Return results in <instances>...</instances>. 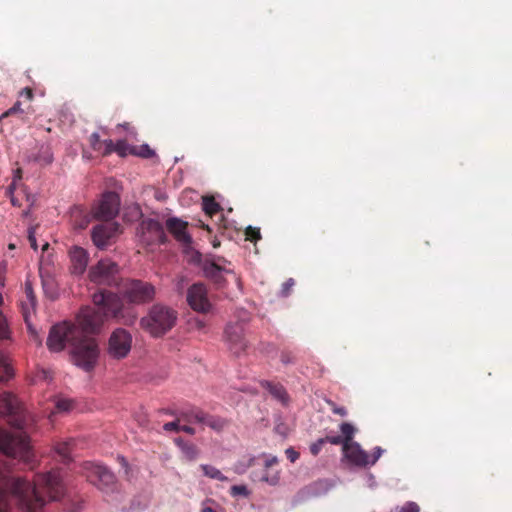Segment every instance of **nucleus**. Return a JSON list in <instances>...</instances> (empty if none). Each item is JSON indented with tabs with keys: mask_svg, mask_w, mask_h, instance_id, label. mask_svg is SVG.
<instances>
[{
	"mask_svg": "<svg viewBox=\"0 0 512 512\" xmlns=\"http://www.w3.org/2000/svg\"><path fill=\"white\" fill-rule=\"evenodd\" d=\"M66 492L62 470L37 476L35 483L12 475L10 463L0 459V512L15 506L21 512H43L48 501L60 500Z\"/></svg>",
	"mask_w": 512,
	"mask_h": 512,
	"instance_id": "f257e3e1",
	"label": "nucleus"
},
{
	"mask_svg": "<svg viewBox=\"0 0 512 512\" xmlns=\"http://www.w3.org/2000/svg\"><path fill=\"white\" fill-rule=\"evenodd\" d=\"M0 414L17 431L12 433L0 426V452L6 458L19 459L30 463L33 452L28 436L29 428L33 422L22 403L11 392L0 394Z\"/></svg>",
	"mask_w": 512,
	"mask_h": 512,
	"instance_id": "f03ea898",
	"label": "nucleus"
},
{
	"mask_svg": "<svg viewBox=\"0 0 512 512\" xmlns=\"http://www.w3.org/2000/svg\"><path fill=\"white\" fill-rule=\"evenodd\" d=\"M92 300L97 308L85 307L78 315L76 327L80 331V336L99 333L104 321L109 318L126 326L136 322V313L124 307L122 299L116 293L99 291L93 294Z\"/></svg>",
	"mask_w": 512,
	"mask_h": 512,
	"instance_id": "7ed1b4c3",
	"label": "nucleus"
},
{
	"mask_svg": "<svg viewBox=\"0 0 512 512\" xmlns=\"http://www.w3.org/2000/svg\"><path fill=\"white\" fill-rule=\"evenodd\" d=\"M120 197L115 192H105L100 200L91 208L86 210L82 206H75L71 215L74 218V224H90L92 221L110 222L119 213Z\"/></svg>",
	"mask_w": 512,
	"mask_h": 512,
	"instance_id": "20e7f679",
	"label": "nucleus"
},
{
	"mask_svg": "<svg viewBox=\"0 0 512 512\" xmlns=\"http://www.w3.org/2000/svg\"><path fill=\"white\" fill-rule=\"evenodd\" d=\"M178 313L164 304H154L147 315L140 320V326L152 337L159 338L167 334L175 325Z\"/></svg>",
	"mask_w": 512,
	"mask_h": 512,
	"instance_id": "39448f33",
	"label": "nucleus"
},
{
	"mask_svg": "<svg viewBox=\"0 0 512 512\" xmlns=\"http://www.w3.org/2000/svg\"><path fill=\"white\" fill-rule=\"evenodd\" d=\"M98 342L90 336H77L71 344L72 363L86 372L94 369L99 358Z\"/></svg>",
	"mask_w": 512,
	"mask_h": 512,
	"instance_id": "423d86ee",
	"label": "nucleus"
},
{
	"mask_svg": "<svg viewBox=\"0 0 512 512\" xmlns=\"http://www.w3.org/2000/svg\"><path fill=\"white\" fill-rule=\"evenodd\" d=\"M88 277L97 285L110 287H118L122 280L119 265L109 258L101 259L91 266Z\"/></svg>",
	"mask_w": 512,
	"mask_h": 512,
	"instance_id": "0eeeda50",
	"label": "nucleus"
},
{
	"mask_svg": "<svg viewBox=\"0 0 512 512\" xmlns=\"http://www.w3.org/2000/svg\"><path fill=\"white\" fill-rule=\"evenodd\" d=\"M80 467V472L98 489L105 492L115 490L117 482L116 476L107 466L86 461L83 462Z\"/></svg>",
	"mask_w": 512,
	"mask_h": 512,
	"instance_id": "6e6552de",
	"label": "nucleus"
},
{
	"mask_svg": "<svg viewBox=\"0 0 512 512\" xmlns=\"http://www.w3.org/2000/svg\"><path fill=\"white\" fill-rule=\"evenodd\" d=\"M80 331L76 325L69 322H62L51 327L47 338V347L51 352H60L65 345H70L79 336Z\"/></svg>",
	"mask_w": 512,
	"mask_h": 512,
	"instance_id": "1a4fd4ad",
	"label": "nucleus"
},
{
	"mask_svg": "<svg viewBox=\"0 0 512 512\" xmlns=\"http://www.w3.org/2000/svg\"><path fill=\"white\" fill-rule=\"evenodd\" d=\"M384 450L380 446H376L373 449L372 455L362 449L358 442H354L351 445L344 447V457L347 461L356 467H368L373 466L383 454Z\"/></svg>",
	"mask_w": 512,
	"mask_h": 512,
	"instance_id": "9d476101",
	"label": "nucleus"
},
{
	"mask_svg": "<svg viewBox=\"0 0 512 512\" xmlns=\"http://www.w3.org/2000/svg\"><path fill=\"white\" fill-rule=\"evenodd\" d=\"M154 285L138 279L130 280L125 287V297L133 304H146L154 300Z\"/></svg>",
	"mask_w": 512,
	"mask_h": 512,
	"instance_id": "9b49d317",
	"label": "nucleus"
},
{
	"mask_svg": "<svg viewBox=\"0 0 512 512\" xmlns=\"http://www.w3.org/2000/svg\"><path fill=\"white\" fill-rule=\"evenodd\" d=\"M169 233L183 245V253L187 262L191 265L202 266L204 258L202 254L192 246V237L186 231L187 226H167Z\"/></svg>",
	"mask_w": 512,
	"mask_h": 512,
	"instance_id": "f8f14e48",
	"label": "nucleus"
},
{
	"mask_svg": "<svg viewBox=\"0 0 512 512\" xmlns=\"http://www.w3.org/2000/svg\"><path fill=\"white\" fill-rule=\"evenodd\" d=\"M132 347V335L124 328L115 329L108 340V354L114 359L125 358Z\"/></svg>",
	"mask_w": 512,
	"mask_h": 512,
	"instance_id": "ddd939ff",
	"label": "nucleus"
},
{
	"mask_svg": "<svg viewBox=\"0 0 512 512\" xmlns=\"http://www.w3.org/2000/svg\"><path fill=\"white\" fill-rule=\"evenodd\" d=\"M244 335L245 331L243 323H230L225 328L224 340L229 350L236 356L243 353L248 346V342Z\"/></svg>",
	"mask_w": 512,
	"mask_h": 512,
	"instance_id": "4468645a",
	"label": "nucleus"
},
{
	"mask_svg": "<svg viewBox=\"0 0 512 512\" xmlns=\"http://www.w3.org/2000/svg\"><path fill=\"white\" fill-rule=\"evenodd\" d=\"M122 233V226H93L91 238L98 249L104 250L115 244Z\"/></svg>",
	"mask_w": 512,
	"mask_h": 512,
	"instance_id": "2eb2a0df",
	"label": "nucleus"
},
{
	"mask_svg": "<svg viewBox=\"0 0 512 512\" xmlns=\"http://www.w3.org/2000/svg\"><path fill=\"white\" fill-rule=\"evenodd\" d=\"M187 302L193 310L202 313L208 312L211 307L206 287L201 283H195L188 289Z\"/></svg>",
	"mask_w": 512,
	"mask_h": 512,
	"instance_id": "dca6fc26",
	"label": "nucleus"
},
{
	"mask_svg": "<svg viewBox=\"0 0 512 512\" xmlns=\"http://www.w3.org/2000/svg\"><path fill=\"white\" fill-rule=\"evenodd\" d=\"M164 227L169 230L167 226H138L136 234L147 246L164 244L167 241Z\"/></svg>",
	"mask_w": 512,
	"mask_h": 512,
	"instance_id": "f3484780",
	"label": "nucleus"
},
{
	"mask_svg": "<svg viewBox=\"0 0 512 512\" xmlns=\"http://www.w3.org/2000/svg\"><path fill=\"white\" fill-rule=\"evenodd\" d=\"M201 269L204 276L213 281L218 286L224 285V274L233 273L231 268H228L227 266L218 262H214V260H204Z\"/></svg>",
	"mask_w": 512,
	"mask_h": 512,
	"instance_id": "a211bd4d",
	"label": "nucleus"
},
{
	"mask_svg": "<svg viewBox=\"0 0 512 512\" xmlns=\"http://www.w3.org/2000/svg\"><path fill=\"white\" fill-rule=\"evenodd\" d=\"M70 255V271L74 275H82L87 268L89 255L85 249L74 246L69 252Z\"/></svg>",
	"mask_w": 512,
	"mask_h": 512,
	"instance_id": "6ab92c4d",
	"label": "nucleus"
},
{
	"mask_svg": "<svg viewBox=\"0 0 512 512\" xmlns=\"http://www.w3.org/2000/svg\"><path fill=\"white\" fill-rule=\"evenodd\" d=\"M196 418L197 423L206 425L217 432L222 431L228 425V421L226 419L206 412H204V414L196 415Z\"/></svg>",
	"mask_w": 512,
	"mask_h": 512,
	"instance_id": "aec40b11",
	"label": "nucleus"
},
{
	"mask_svg": "<svg viewBox=\"0 0 512 512\" xmlns=\"http://www.w3.org/2000/svg\"><path fill=\"white\" fill-rule=\"evenodd\" d=\"M261 386L268 390L272 397L283 405H287L289 403V395L283 385L279 383L274 384L270 381L264 380L261 382Z\"/></svg>",
	"mask_w": 512,
	"mask_h": 512,
	"instance_id": "412c9836",
	"label": "nucleus"
},
{
	"mask_svg": "<svg viewBox=\"0 0 512 512\" xmlns=\"http://www.w3.org/2000/svg\"><path fill=\"white\" fill-rule=\"evenodd\" d=\"M132 148L133 145H129L126 140H118L114 143L111 139H108L104 156L115 152L120 157H125L131 155Z\"/></svg>",
	"mask_w": 512,
	"mask_h": 512,
	"instance_id": "4be33fe9",
	"label": "nucleus"
},
{
	"mask_svg": "<svg viewBox=\"0 0 512 512\" xmlns=\"http://www.w3.org/2000/svg\"><path fill=\"white\" fill-rule=\"evenodd\" d=\"M24 291H25V295L27 298V303L22 302V310H23V316H24L25 320L27 321V311H29L30 308L34 309L36 306V303H37L36 296L34 294L31 281H29V280L25 281Z\"/></svg>",
	"mask_w": 512,
	"mask_h": 512,
	"instance_id": "5701e85b",
	"label": "nucleus"
},
{
	"mask_svg": "<svg viewBox=\"0 0 512 512\" xmlns=\"http://www.w3.org/2000/svg\"><path fill=\"white\" fill-rule=\"evenodd\" d=\"M202 209L210 218L223 210L220 204L215 200L214 196L202 197Z\"/></svg>",
	"mask_w": 512,
	"mask_h": 512,
	"instance_id": "b1692460",
	"label": "nucleus"
},
{
	"mask_svg": "<svg viewBox=\"0 0 512 512\" xmlns=\"http://www.w3.org/2000/svg\"><path fill=\"white\" fill-rule=\"evenodd\" d=\"M74 444V440L70 439L68 441L59 442L55 445V452L61 457L63 463L68 464L72 458L70 456L72 445Z\"/></svg>",
	"mask_w": 512,
	"mask_h": 512,
	"instance_id": "393cba45",
	"label": "nucleus"
},
{
	"mask_svg": "<svg viewBox=\"0 0 512 512\" xmlns=\"http://www.w3.org/2000/svg\"><path fill=\"white\" fill-rule=\"evenodd\" d=\"M176 445L181 449L183 454L188 460H195L198 456V449L194 444L184 441L183 438L179 437L175 439Z\"/></svg>",
	"mask_w": 512,
	"mask_h": 512,
	"instance_id": "a878e982",
	"label": "nucleus"
},
{
	"mask_svg": "<svg viewBox=\"0 0 512 512\" xmlns=\"http://www.w3.org/2000/svg\"><path fill=\"white\" fill-rule=\"evenodd\" d=\"M340 432H341V438L344 441V447L353 444L355 441H353V437L355 433L357 432L356 427L349 423V422H343L339 426Z\"/></svg>",
	"mask_w": 512,
	"mask_h": 512,
	"instance_id": "bb28decb",
	"label": "nucleus"
},
{
	"mask_svg": "<svg viewBox=\"0 0 512 512\" xmlns=\"http://www.w3.org/2000/svg\"><path fill=\"white\" fill-rule=\"evenodd\" d=\"M14 370L9 363V359L0 351V382H5L13 378Z\"/></svg>",
	"mask_w": 512,
	"mask_h": 512,
	"instance_id": "cd10ccee",
	"label": "nucleus"
},
{
	"mask_svg": "<svg viewBox=\"0 0 512 512\" xmlns=\"http://www.w3.org/2000/svg\"><path fill=\"white\" fill-rule=\"evenodd\" d=\"M200 468L203 471V474L211 479L218 480L221 482L229 481V478L225 476L219 469L209 464H202Z\"/></svg>",
	"mask_w": 512,
	"mask_h": 512,
	"instance_id": "c85d7f7f",
	"label": "nucleus"
},
{
	"mask_svg": "<svg viewBox=\"0 0 512 512\" xmlns=\"http://www.w3.org/2000/svg\"><path fill=\"white\" fill-rule=\"evenodd\" d=\"M108 139L101 140L98 133H92L89 137V143L92 149L104 156Z\"/></svg>",
	"mask_w": 512,
	"mask_h": 512,
	"instance_id": "c756f323",
	"label": "nucleus"
},
{
	"mask_svg": "<svg viewBox=\"0 0 512 512\" xmlns=\"http://www.w3.org/2000/svg\"><path fill=\"white\" fill-rule=\"evenodd\" d=\"M131 155L149 159L155 155V152L147 144H142V145H138V146L133 145Z\"/></svg>",
	"mask_w": 512,
	"mask_h": 512,
	"instance_id": "7c9ffc66",
	"label": "nucleus"
},
{
	"mask_svg": "<svg viewBox=\"0 0 512 512\" xmlns=\"http://www.w3.org/2000/svg\"><path fill=\"white\" fill-rule=\"evenodd\" d=\"M255 456H250L246 462H238L234 465V471L237 474H243L247 471L248 468L252 467L255 462Z\"/></svg>",
	"mask_w": 512,
	"mask_h": 512,
	"instance_id": "2f4dec72",
	"label": "nucleus"
},
{
	"mask_svg": "<svg viewBox=\"0 0 512 512\" xmlns=\"http://www.w3.org/2000/svg\"><path fill=\"white\" fill-rule=\"evenodd\" d=\"M198 414H204V411H202L199 408H192L190 410L182 411L180 413L181 417L184 420H186L188 422H196V423H197L196 415H198Z\"/></svg>",
	"mask_w": 512,
	"mask_h": 512,
	"instance_id": "473e14b6",
	"label": "nucleus"
},
{
	"mask_svg": "<svg viewBox=\"0 0 512 512\" xmlns=\"http://www.w3.org/2000/svg\"><path fill=\"white\" fill-rule=\"evenodd\" d=\"M244 235L246 240L256 241L260 239V231L258 226H245Z\"/></svg>",
	"mask_w": 512,
	"mask_h": 512,
	"instance_id": "72a5a7b5",
	"label": "nucleus"
},
{
	"mask_svg": "<svg viewBox=\"0 0 512 512\" xmlns=\"http://www.w3.org/2000/svg\"><path fill=\"white\" fill-rule=\"evenodd\" d=\"M230 494L233 497H237V496L248 497L250 494V491L248 490L247 486H245V485H233L230 488Z\"/></svg>",
	"mask_w": 512,
	"mask_h": 512,
	"instance_id": "f704fd0d",
	"label": "nucleus"
},
{
	"mask_svg": "<svg viewBox=\"0 0 512 512\" xmlns=\"http://www.w3.org/2000/svg\"><path fill=\"white\" fill-rule=\"evenodd\" d=\"M55 407L58 412H68L73 407V401L70 399H58Z\"/></svg>",
	"mask_w": 512,
	"mask_h": 512,
	"instance_id": "c9c22d12",
	"label": "nucleus"
},
{
	"mask_svg": "<svg viewBox=\"0 0 512 512\" xmlns=\"http://www.w3.org/2000/svg\"><path fill=\"white\" fill-rule=\"evenodd\" d=\"M325 402L328 404V406L330 407L331 411L334 414L340 415L341 417L347 416L348 412L345 407L338 406L334 401H332L330 399H326Z\"/></svg>",
	"mask_w": 512,
	"mask_h": 512,
	"instance_id": "e433bc0d",
	"label": "nucleus"
},
{
	"mask_svg": "<svg viewBox=\"0 0 512 512\" xmlns=\"http://www.w3.org/2000/svg\"><path fill=\"white\" fill-rule=\"evenodd\" d=\"M295 285V281L293 278L287 279L281 287V290L279 291V296L281 297H287L290 295L292 287Z\"/></svg>",
	"mask_w": 512,
	"mask_h": 512,
	"instance_id": "4c0bfd02",
	"label": "nucleus"
},
{
	"mask_svg": "<svg viewBox=\"0 0 512 512\" xmlns=\"http://www.w3.org/2000/svg\"><path fill=\"white\" fill-rule=\"evenodd\" d=\"M261 481L268 483L270 486H276L279 484V481H280L279 472H275L271 475H269L268 473H265L261 477Z\"/></svg>",
	"mask_w": 512,
	"mask_h": 512,
	"instance_id": "58836bf2",
	"label": "nucleus"
},
{
	"mask_svg": "<svg viewBox=\"0 0 512 512\" xmlns=\"http://www.w3.org/2000/svg\"><path fill=\"white\" fill-rule=\"evenodd\" d=\"M9 337V329L7 325V321L0 311V339H7Z\"/></svg>",
	"mask_w": 512,
	"mask_h": 512,
	"instance_id": "ea45409f",
	"label": "nucleus"
},
{
	"mask_svg": "<svg viewBox=\"0 0 512 512\" xmlns=\"http://www.w3.org/2000/svg\"><path fill=\"white\" fill-rule=\"evenodd\" d=\"M38 226H30L27 233H28V241L30 243V246L33 250L37 251L38 249V244H37V240H36V228Z\"/></svg>",
	"mask_w": 512,
	"mask_h": 512,
	"instance_id": "a19ab883",
	"label": "nucleus"
},
{
	"mask_svg": "<svg viewBox=\"0 0 512 512\" xmlns=\"http://www.w3.org/2000/svg\"><path fill=\"white\" fill-rule=\"evenodd\" d=\"M398 512H420V507L416 502L408 501L399 509Z\"/></svg>",
	"mask_w": 512,
	"mask_h": 512,
	"instance_id": "79ce46f5",
	"label": "nucleus"
},
{
	"mask_svg": "<svg viewBox=\"0 0 512 512\" xmlns=\"http://www.w3.org/2000/svg\"><path fill=\"white\" fill-rule=\"evenodd\" d=\"M325 439L324 437L323 438H319L317 441H315L314 443H312L310 445V452L313 456H317L321 449H322V446L325 444Z\"/></svg>",
	"mask_w": 512,
	"mask_h": 512,
	"instance_id": "37998d69",
	"label": "nucleus"
},
{
	"mask_svg": "<svg viewBox=\"0 0 512 512\" xmlns=\"http://www.w3.org/2000/svg\"><path fill=\"white\" fill-rule=\"evenodd\" d=\"M163 429L167 432H180L181 425L179 424V420L167 422L163 425Z\"/></svg>",
	"mask_w": 512,
	"mask_h": 512,
	"instance_id": "c03bdc74",
	"label": "nucleus"
},
{
	"mask_svg": "<svg viewBox=\"0 0 512 512\" xmlns=\"http://www.w3.org/2000/svg\"><path fill=\"white\" fill-rule=\"evenodd\" d=\"M38 160L44 164H50L53 161V154L49 149H46L45 151L39 154Z\"/></svg>",
	"mask_w": 512,
	"mask_h": 512,
	"instance_id": "a18cd8bd",
	"label": "nucleus"
},
{
	"mask_svg": "<svg viewBox=\"0 0 512 512\" xmlns=\"http://www.w3.org/2000/svg\"><path fill=\"white\" fill-rule=\"evenodd\" d=\"M326 443H330L333 445H342V450L344 451V441L340 435L335 436H326L324 437Z\"/></svg>",
	"mask_w": 512,
	"mask_h": 512,
	"instance_id": "49530a36",
	"label": "nucleus"
},
{
	"mask_svg": "<svg viewBox=\"0 0 512 512\" xmlns=\"http://www.w3.org/2000/svg\"><path fill=\"white\" fill-rule=\"evenodd\" d=\"M285 454H286L287 459L292 463L297 461L300 456L299 452H297L293 447L287 448L285 450Z\"/></svg>",
	"mask_w": 512,
	"mask_h": 512,
	"instance_id": "de8ad7c7",
	"label": "nucleus"
},
{
	"mask_svg": "<svg viewBox=\"0 0 512 512\" xmlns=\"http://www.w3.org/2000/svg\"><path fill=\"white\" fill-rule=\"evenodd\" d=\"M17 112H23V110L21 109V103L19 101L16 102L9 110H7L5 113H3L2 116L0 117V119L5 118V117L12 115L14 113H17Z\"/></svg>",
	"mask_w": 512,
	"mask_h": 512,
	"instance_id": "09e8293b",
	"label": "nucleus"
},
{
	"mask_svg": "<svg viewBox=\"0 0 512 512\" xmlns=\"http://www.w3.org/2000/svg\"><path fill=\"white\" fill-rule=\"evenodd\" d=\"M280 360L284 365L294 363V357L290 352L283 351L280 356Z\"/></svg>",
	"mask_w": 512,
	"mask_h": 512,
	"instance_id": "8fccbe9b",
	"label": "nucleus"
},
{
	"mask_svg": "<svg viewBox=\"0 0 512 512\" xmlns=\"http://www.w3.org/2000/svg\"><path fill=\"white\" fill-rule=\"evenodd\" d=\"M204 260H210V261H211V260H214V262H218V263H220V264H222V265H225V266H226V264H229V265H230V262H229V261H227V260H226L224 257H222V256L207 255V256L204 258Z\"/></svg>",
	"mask_w": 512,
	"mask_h": 512,
	"instance_id": "3c124183",
	"label": "nucleus"
},
{
	"mask_svg": "<svg viewBox=\"0 0 512 512\" xmlns=\"http://www.w3.org/2000/svg\"><path fill=\"white\" fill-rule=\"evenodd\" d=\"M204 260H210V261H211V260H214V262H218V263H220V264H222V265H225V266H226V264H229V265H230V262H229V261H227V260H226L224 257H222V256L207 255V256L204 258Z\"/></svg>",
	"mask_w": 512,
	"mask_h": 512,
	"instance_id": "603ef678",
	"label": "nucleus"
},
{
	"mask_svg": "<svg viewBox=\"0 0 512 512\" xmlns=\"http://www.w3.org/2000/svg\"><path fill=\"white\" fill-rule=\"evenodd\" d=\"M20 95H21V96H25V98H26L28 101H30V100H32V98H33V91H32V89H31V88L26 87V88L22 89V91L20 92Z\"/></svg>",
	"mask_w": 512,
	"mask_h": 512,
	"instance_id": "864d4df0",
	"label": "nucleus"
},
{
	"mask_svg": "<svg viewBox=\"0 0 512 512\" xmlns=\"http://www.w3.org/2000/svg\"><path fill=\"white\" fill-rule=\"evenodd\" d=\"M118 460L121 463L122 467L125 468V473L128 474V471H129L130 467H129V464H128L127 460L125 459V457L119 455L118 456Z\"/></svg>",
	"mask_w": 512,
	"mask_h": 512,
	"instance_id": "5fc2aeb1",
	"label": "nucleus"
},
{
	"mask_svg": "<svg viewBox=\"0 0 512 512\" xmlns=\"http://www.w3.org/2000/svg\"><path fill=\"white\" fill-rule=\"evenodd\" d=\"M278 462V459L276 456H271L265 461V468H269L272 465L276 464Z\"/></svg>",
	"mask_w": 512,
	"mask_h": 512,
	"instance_id": "6e6d98bb",
	"label": "nucleus"
},
{
	"mask_svg": "<svg viewBox=\"0 0 512 512\" xmlns=\"http://www.w3.org/2000/svg\"><path fill=\"white\" fill-rule=\"evenodd\" d=\"M180 431L185 432V433L190 434V435H194L195 434V429L193 427H191V426H188V425L181 426Z\"/></svg>",
	"mask_w": 512,
	"mask_h": 512,
	"instance_id": "4d7b16f0",
	"label": "nucleus"
},
{
	"mask_svg": "<svg viewBox=\"0 0 512 512\" xmlns=\"http://www.w3.org/2000/svg\"><path fill=\"white\" fill-rule=\"evenodd\" d=\"M167 225H170V224H189L188 222L186 221H181L179 219H176V218H169L166 223Z\"/></svg>",
	"mask_w": 512,
	"mask_h": 512,
	"instance_id": "13d9d810",
	"label": "nucleus"
},
{
	"mask_svg": "<svg viewBox=\"0 0 512 512\" xmlns=\"http://www.w3.org/2000/svg\"><path fill=\"white\" fill-rule=\"evenodd\" d=\"M25 322L27 323V326H28V330H29V332H30L32 335L36 336V335H37L36 330L32 327V325H31V324H29V323H28V320H27V321L25 320Z\"/></svg>",
	"mask_w": 512,
	"mask_h": 512,
	"instance_id": "bf43d9fd",
	"label": "nucleus"
},
{
	"mask_svg": "<svg viewBox=\"0 0 512 512\" xmlns=\"http://www.w3.org/2000/svg\"><path fill=\"white\" fill-rule=\"evenodd\" d=\"M25 322L27 323V326H28V330H29V332H30L32 335L36 336V335H37L36 330L32 327V325H31V324H29V323H28V320H27V321L25 320Z\"/></svg>",
	"mask_w": 512,
	"mask_h": 512,
	"instance_id": "052dcab7",
	"label": "nucleus"
},
{
	"mask_svg": "<svg viewBox=\"0 0 512 512\" xmlns=\"http://www.w3.org/2000/svg\"><path fill=\"white\" fill-rule=\"evenodd\" d=\"M212 246L214 248H217L220 246V241L216 237L212 240Z\"/></svg>",
	"mask_w": 512,
	"mask_h": 512,
	"instance_id": "680f3d73",
	"label": "nucleus"
},
{
	"mask_svg": "<svg viewBox=\"0 0 512 512\" xmlns=\"http://www.w3.org/2000/svg\"><path fill=\"white\" fill-rule=\"evenodd\" d=\"M201 512H216V511L211 507H205L201 510Z\"/></svg>",
	"mask_w": 512,
	"mask_h": 512,
	"instance_id": "e2e57ef3",
	"label": "nucleus"
},
{
	"mask_svg": "<svg viewBox=\"0 0 512 512\" xmlns=\"http://www.w3.org/2000/svg\"><path fill=\"white\" fill-rule=\"evenodd\" d=\"M48 248H49V243L45 241L42 245V251H46Z\"/></svg>",
	"mask_w": 512,
	"mask_h": 512,
	"instance_id": "0e129e2a",
	"label": "nucleus"
},
{
	"mask_svg": "<svg viewBox=\"0 0 512 512\" xmlns=\"http://www.w3.org/2000/svg\"><path fill=\"white\" fill-rule=\"evenodd\" d=\"M165 413L169 414V415H176V412L175 411H172V410H166Z\"/></svg>",
	"mask_w": 512,
	"mask_h": 512,
	"instance_id": "69168bd1",
	"label": "nucleus"
},
{
	"mask_svg": "<svg viewBox=\"0 0 512 512\" xmlns=\"http://www.w3.org/2000/svg\"><path fill=\"white\" fill-rule=\"evenodd\" d=\"M8 248H9V249H11V250H12V249H15V244L10 243V244L8 245Z\"/></svg>",
	"mask_w": 512,
	"mask_h": 512,
	"instance_id": "338daca9",
	"label": "nucleus"
},
{
	"mask_svg": "<svg viewBox=\"0 0 512 512\" xmlns=\"http://www.w3.org/2000/svg\"><path fill=\"white\" fill-rule=\"evenodd\" d=\"M205 227L207 228V230H208L209 232H212V229L210 228V226H209V225H206Z\"/></svg>",
	"mask_w": 512,
	"mask_h": 512,
	"instance_id": "774afa93",
	"label": "nucleus"
}]
</instances>
